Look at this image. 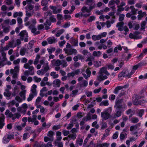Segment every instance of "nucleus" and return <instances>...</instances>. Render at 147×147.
<instances>
[{
  "label": "nucleus",
  "instance_id": "1",
  "mask_svg": "<svg viewBox=\"0 0 147 147\" xmlns=\"http://www.w3.org/2000/svg\"><path fill=\"white\" fill-rule=\"evenodd\" d=\"M86 5L89 6V8L84 6L82 7L81 11L82 12L90 13L96 7L95 2L94 0H86Z\"/></svg>",
  "mask_w": 147,
  "mask_h": 147
},
{
  "label": "nucleus",
  "instance_id": "2",
  "mask_svg": "<svg viewBox=\"0 0 147 147\" xmlns=\"http://www.w3.org/2000/svg\"><path fill=\"white\" fill-rule=\"evenodd\" d=\"M33 63V60L30 59L28 62L24 65V67L26 69H28V70H26L24 72L25 76H28L29 75H33L34 74V67L30 65Z\"/></svg>",
  "mask_w": 147,
  "mask_h": 147
},
{
  "label": "nucleus",
  "instance_id": "3",
  "mask_svg": "<svg viewBox=\"0 0 147 147\" xmlns=\"http://www.w3.org/2000/svg\"><path fill=\"white\" fill-rule=\"evenodd\" d=\"M112 111L111 107L105 109L101 113V116L103 119L106 120L109 119L111 117V114Z\"/></svg>",
  "mask_w": 147,
  "mask_h": 147
},
{
  "label": "nucleus",
  "instance_id": "4",
  "mask_svg": "<svg viewBox=\"0 0 147 147\" xmlns=\"http://www.w3.org/2000/svg\"><path fill=\"white\" fill-rule=\"evenodd\" d=\"M5 114L6 115H8V117L11 118L12 120L14 121L16 119H19L21 116V113H15L13 114L12 112H10V111L7 109L6 111L5 112Z\"/></svg>",
  "mask_w": 147,
  "mask_h": 147
},
{
  "label": "nucleus",
  "instance_id": "5",
  "mask_svg": "<svg viewBox=\"0 0 147 147\" xmlns=\"http://www.w3.org/2000/svg\"><path fill=\"white\" fill-rule=\"evenodd\" d=\"M131 75L132 74L131 73H129L127 70H124L119 73L118 77L119 80H121L123 79V78L127 77L129 78Z\"/></svg>",
  "mask_w": 147,
  "mask_h": 147
},
{
  "label": "nucleus",
  "instance_id": "6",
  "mask_svg": "<svg viewBox=\"0 0 147 147\" xmlns=\"http://www.w3.org/2000/svg\"><path fill=\"white\" fill-rule=\"evenodd\" d=\"M63 50L65 53L68 55H71L73 54L76 55L77 53V51L75 49H64Z\"/></svg>",
  "mask_w": 147,
  "mask_h": 147
},
{
  "label": "nucleus",
  "instance_id": "7",
  "mask_svg": "<svg viewBox=\"0 0 147 147\" xmlns=\"http://www.w3.org/2000/svg\"><path fill=\"white\" fill-rule=\"evenodd\" d=\"M49 8L53 11V13L54 14H57L61 12V9H57L55 6L50 5Z\"/></svg>",
  "mask_w": 147,
  "mask_h": 147
},
{
  "label": "nucleus",
  "instance_id": "8",
  "mask_svg": "<svg viewBox=\"0 0 147 147\" xmlns=\"http://www.w3.org/2000/svg\"><path fill=\"white\" fill-rule=\"evenodd\" d=\"M77 85L81 88L82 87H86L88 85V82L87 81L84 80L82 82L78 83Z\"/></svg>",
  "mask_w": 147,
  "mask_h": 147
},
{
  "label": "nucleus",
  "instance_id": "9",
  "mask_svg": "<svg viewBox=\"0 0 147 147\" xmlns=\"http://www.w3.org/2000/svg\"><path fill=\"white\" fill-rule=\"evenodd\" d=\"M140 99L144 98L145 96H147V93L145 90L143 89L138 94H137Z\"/></svg>",
  "mask_w": 147,
  "mask_h": 147
},
{
  "label": "nucleus",
  "instance_id": "10",
  "mask_svg": "<svg viewBox=\"0 0 147 147\" xmlns=\"http://www.w3.org/2000/svg\"><path fill=\"white\" fill-rule=\"evenodd\" d=\"M86 73L87 75L85 73H82V75L87 80L90 76L91 72L89 70V68H88L86 70Z\"/></svg>",
  "mask_w": 147,
  "mask_h": 147
},
{
  "label": "nucleus",
  "instance_id": "11",
  "mask_svg": "<svg viewBox=\"0 0 147 147\" xmlns=\"http://www.w3.org/2000/svg\"><path fill=\"white\" fill-rule=\"evenodd\" d=\"M5 117L3 114H1L0 117V129H2L5 125L4 119Z\"/></svg>",
  "mask_w": 147,
  "mask_h": 147
},
{
  "label": "nucleus",
  "instance_id": "12",
  "mask_svg": "<svg viewBox=\"0 0 147 147\" xmlns=\"http://www.w3.org/2000/svg\"><path fill=\"white\" fill-rule=\"evenodd\" d=\"M48 44H52L55 43L57 42L56 38L54 37H51L48 38L47 39Z\"/></svg>",
  "mask_w": 147,
  "mask_h": 147
},
{
  "label": "nucleus",
  "instance_id": "13",
  "mask_svg": "<svg viewBox=\"0 0 147 147\" xmlns=\"http://www.w3.org/2000/svg\"><path fill=\"white\" fill-rule=\"evenodd\" d=\"M19 35L20 36V39L22 40L24 39V37H28V33L25 30L21 31L19 34Z\"/></svg>",
  "mask_w": 147,
  "mask_h": 147
},
{
  "label": "nucleus",
  "instance_id": "14",
  "mask_svg": "<svg viewBox=\"0 0 147 147\" xmlns=\"http://www.w3.org/2000/svg\"><path fill=\"white\" fill-rule=\"evenodd\" d=\"M138 20H141L144 16L146 14L145 12H142V10L139 11L138 12Z\"/></svg>",
  "mask_w": 147,
  "mask_h": 147
},
{
  "label": "nucleus",
  "instance_id": "15",
  "mask_svg": "<svg viewBox=\"0 0 147 147\" xmlns=\"http://www.w3.org/2000/svg\"><path fill=\"white\" fill-rule=\"evenodd\" d=\"M134 98L135 99L133 100L134 105H140V100H139L140 99L139 98V97L137 96V94L135 95Z\"/></svg>",
  "mask_w": 147,
  "mask_h": 147
},
{
  "label": "nucleus",
  "instance_id": "16",
  "mask_svg": "<svg viewBox=\"0 0 147 147\" xmlns=\"http://www.w3.org/2000/svg\"><path fill=\"white\" fill-rule=\"evenodd\" d=\"M70 42L74 46H78V40L71 38L69 40Z\"/></svg>",
  "mask_w": 147,
  "mask_h": 147
},
{
  "label": "nucleus",
  "instance_id": "17",
  "mask_svg": "<svg viewBox=\"0 0 147 147\" xmlns=\"http://www.w3.org/2000/svg\"><path fill=\"white\" fill-rule=\"evenodd\" d=\"M51 63L54 66H59L61 65V61L59 59L57 60L53 59L51 61Z\"/></svg>",
  "mask_w": 147,
  "mask_h": 147
},
{
  "label": "nucleus",
  "instance_id": "18",
  "mask_svg": "<svg viewBox=\"0 0 147 147\" xmlns=\"http://www.w3.org/2000/svg\"><path fill=\"white\" fill-rule=\"evenodd\" d=\"M124 23L123 22H119L117 24L116 27H118V30L120 31H122L123 30V26Z\"/></svg>",
  "mask_w": 147,
  "mask_h": 147
},
{
  "label": "nucleus",
  "instance_id": "19",
  "mask_svg": "<svg viewBox=\"0 0 147 147\" xmlns=\"http://www.w3.org/2000/svg\"><path fill=\"white\" fill-rule=\"evenodd\" d=\"M26 92V90H22L19 93V95L23 99V100H25L26 98L25 94Z\"/></svg>",
  "mask_w": 147,
  "mask_h": 147
},
{
  "label": "nucleus",
  "instance_id": "20",
  "mask_svg": "<svg viewBox=\"0 0 147 147\" xmlns=\"http://www.w3.org/2000/svg\"><path fill=\"white\" fill-rule=\"evenodd\" d=\"M140 123H138L134 125H132L131 126L130 128V131H132L134 130H136L138 127H140Z\"/></svg>",
  "mask_w": 147,
  "mask_h": 147
},
{
  "label": "nucleus",
  "instance_id": "21",
  "mask_svg": "<svg viewBox=\"0 0 147 147\" xmlns=\"http://www.w3.org/2000/svg\"><path fill=\"white\" fill-rule=\"evenodd\" d=\"M42 68H43V69L45 72H47L49 69L48 63L47 62L44 63V64L43 65Z\"/></svg>",
  "mask_w": 147,
  "mask_h": 147
},
{
  "label": "nucleus",
  "instance_id": "22",
  "mask_svg": "<svg viewBox=\"0 0 147 147\" xmlns=\"http://www.w3.org/2000/svg\"><path fill=\"white\" fill-rule=\"evenodd\" d=\"M92 39L94 41L99 40L101 38L100 34L98 35H94L92 37Z\"/></svg>",
  "mask_w": 147,
  "mask_h": 147
},
{
  "label": "nucleus",
  "instance_id": "23",
  "mask_svg": "<svg viewBox=\"0 0 147 147\" xmlns=\"http://www.w3.org/2000/svg\"><path fill=\"white\" fill-rule=\"evenodd\" d=\"M3 94L5 96L7 97H10L11 95V92L8 89H6L5 90V91L4 92Z\"/></svg>",
  "mask_w": 147,
  "mask_h": 147
},
{
  "label": "nucleus",
  "instance_id": "24",
  "mask_svg": "<svg viewBox=\"0 0 147 147\" xmlns=\"http://www.w3.org/2000/svg\"><path fill=\"white\" fill-rule=\"evenodd\" d=\"M23 15V13L21 11L19 12H15L13 14V17L14 18L17 17L18 16L19 17H22Z\"/></svg>",
  "mask_w": 147,
  "mask_h": 147
},
{
  "label": "nucleus",
  "instance_id": "25",
  "mask_svg": "<svg viewBox=\"0 0 147 147\" xmlns=\"http://www.w3.org/2000/svg\"><path fill=\"white\" fill-rule=\"evenodd\" d=\"M60 80L59 79L55 80L53 82V84L56 86L59 87L60 85Z\"/></svg>",
  "mask_w": 147,
  "mask_h": 147
},
{
  "label": "nucleus",
  "instance_id": "26",
  "mask_svg": "<svg viewBox=\"0 0 147 147\" xmlns=\"http://www.w3.org/2000/svg\"><path fill=\"white\" fill-rule=\"evenodd\" d=\"M109 146V144L107 143H103L98 144L96 146H94V147H108Z\"/></svg>",
  "mask_w": 147,
  "mask_h": 147
},
{
  "label": "nucleus",
  "instance_id": "27",
  "mask_svg": "<svg viewBox=\"0 0 147 147\" xmlns=\"http://www.w3.org/2000/svg\"><path fill=\"white\" fill-rule=\"evenodd\" d=\"M131 9V12L133 15H135L136 14L137 12L138 11V9H135L134 6H131L130 7Z\"/></svg>",
  "mask_w": 147,
  "mask_h": 147
},
{
  "label": "nucleus",
  "instance_id": "28",
  "mask_svg": "<svg viewBox=\"0 0 147 147\" xmlns=\"http://www.w3.org/2000/svg\"><path fill=\"white\" fill-rule=\"evenodd\" d=\"M52 14V13L50 10H48L44 13V17L45 19L47 18L49 16H50Z\"/></svg>",
  "mask_w": 147,
  "mask_h": 147
},
{
  "label": "nucleus",
  "instance_id": "29",
  "mask_svg": "<svg viewBox=\"0 0 147 147\" xmlns=\"http://www.w3.org/2000/svg\"><path fill=\"white\" fill-rule=\"evenodd\" d=\"M10 73L13 74L12 78L13 79H16L17 78L18 73L14 72V69H11L10 71Z\"/></svg>",
  "mask_w": 147,
  "mask_h": 147
},
{
  "label": "nucleus",
  "instance_id": "30",
  "mask_svg": "<svg viewBox=\"0 0 147 147\" xmlns=\"http://www.w3.org/2000/svg\"><path fill=\"white\" fill-rule=\"evenodd\" d=\"M110 130L109 128L105 130V133L103 135V136L102 138V139H104L105 137H107L109 135V132Z\"/></svg>",
  "mask_w": 147,
  "mask_h": 147
},
{
  "label": "nucleus",
  "instance_id": "31",
  "mask_svg": "<svg viewBox=\"0 0 147 147\" xmlns=\"http://www.w3.org/2000/svg\"><path fill=\"white\" fill-rule=\"evenodd\" d=\"M109 105V101L108 100H103L100 104V106H107Z\"/></svg>",
  "mask_w": 147,
  "mask_h": 147
},
{
  "label": "nucleus",
  "instance_id": "32",
  "mask_svg": "<svg viewBox=\"0 0 147 147\" xmlns=\"http://www.w3.org/2000/svg\"><path fill=\"white\" fill-rule=\"evenodd\" d=\"M122 89V86H117L114 90L113 93L115 94H117L118 93L119 91Z\"/></svg>",
  "mask_w": 147,
  "mask_h": 147
},
{
  "label": "nucleus",
  "instance_id": "33",
  "mask_svg": "<svg viewBox=\"0 0 147 147\" xmlns=\"http://www.w3.org/2000/svg\"><path fill=\"white\" fill-rule=\"evenodd\" d=\"M8 45L10 48H13L16 47V45H15V44H14V40H13L9 41Z\"/></svg>",
  "mask_w": 147,
  "mask_h": 147
},
{
  "label": "nucleus",
  "instance_id": "34",
  "mask_svg": "<svg viewBox=\"0 0 147 147\" xmlns=\"http://www.w3.org/2000/svg\"><path fill=\"white\" fill-rule=\"evenodd\" d=\"M78 92V89H75L73 90L70 94V96L72 97L75 96L77 95Z\"/></svg>",
  "mask_w": 147,
  "mask_h": 147
},
{
  "label": "nucleus",
  "instance_id": "35",
  "mask_svg": "<svg viewBox=\"0 0 147 147\" xmlns=\"http://www.w3.org/2000/svg\"><path fill=\"white\" fill-rule=\"evenodd\" d=\"M18 87L16 86L13 89V92L12 94V96H15L16 94L18 93Z\"/></svg>",
  "mask_w": 147,
  "mask_h": 147
},
{
  "label": "nucleus",
  "instance_id": "36",
  "mask_svg": "<svg viewBox=\"0 0 147 147\" xmlns=\"http://www.w3.org/2000/svg\"><path fill=\"white\" fill-rule=\"evenodd\" d=\"M65 31L64 29H61L58 31L57 33L55 34V36L56 37L59 36L62 34Z\"/></svg>",
  "mask_w": 147,
  "mask_h": 147
},
{
  "label": "nucleus",
  "instance_id": "37",
  "mask_svg": "<svg viewBox=\"0 0 147 147\" xmlns=\"http://www.w3.org/2000/svg\"><path fill=\"white\" fill-rule=\"evenodd\" d=\"M54 135V132L51 131H49L47 134V136L50 138H54L53 136Z\"/></svg>",
  "mask_w": 147,
  "mask_h": 147
},
{
  "label": "nucleus",
  "instance_id": "38",
  "mask_svg": "<svg viewBox=\"0 0 147 147\" xmlns=\"http://www.w3.org/2000/svg\"><path fill=\"white\" fill-rule=\"evenodd\" d=\"M101 64V62L99 61H95L94 63V66L96 67H98L100 66Z\"/></svg>",
  "mask_w": 147,
  "mask_h": 147
},
{
  "label": "nucleus",
  "instance_id": "39",
  "mask_svg": "<svg viewBox=\"0 0 147 147\" xmlns=\"http://www.w3.org/2000/svg\"><path fill=\"white\" fill-rule=\"evenodd\" d=\"M99 74V75L98 76H97L96 79L98 81L101 82L102 80H103V74Z\"/></svg>",
  "mask_w": 147,
  "mask_h": 147
},
{
  "label": "nucleus",
  "instance_id": "40",
  "mask_svg": "<svg viewBox=\"0 0 147 147\" xmlns=\"http://www.w3.org/2000/svg\"><path fill=\"white\" fill-rule=\"evenodd\" d=\"M56 49L55 47H51L50 48H48L47 50L49 52V54H52V52H53Z\"/></svg>",
  "mask_w": 147,
  "mask_h": 147
},
{
  "label": "nucleus",
  "instance_id": "41",
  "mask_svg": "<svg viewBox=\"0 0 147 147\" xmlns=\"http://www.w3.org/2000/svg\"><path fill=\"white\" fill-rule=\"evenodd\" d=\"M107 70L106 68L105 67H103L100 68L99 72L98 73V74H102L103 73H104Z\"/></svg>",
  "mask_w": 147,
  "mask_h": 147
},
{
  "label": "nucleus",
  "instance_id": "42",
  "mask_svg": "<svg viewBox=\"0 0 147 147\" xmlns=\"http://www.w3.org/2000/svg\"><path fill=\"white\" fill-rule=\"evenodd\" d=\"M31 30L32 32L33 33L34 35L38 34L40 33L39 31H36V29L35 27Z\"/></svg>",
  "mask_w": 147,
  "mask_h": 147
},
{
  "label": "nucleus",
  "instance_id": "43",
  "mask_svg": "<svg viewBox=\"0 0 147 147\" xmlns=\"http://www.w3.org/2000/svg\"><path fill=\"white\" fill-rule=\"evenodd\" d=\"M139 121L138 119L136 117H133L131 120V122L134 123H138Z\"/></svg>",
  "mask_w": 147,
  "mask_h": 147
},
{
  "label": "nucleus",
  "instance_id": "44",
  "mask_svg": "<svg viewBox=\"0 0 147 147\" xmlns=\"http://www.w3.org/2000/svg\"><path fill=\"white\" fill-rule=\"evenodd\" d=\"M34 8V6L31 4H30L27 5L25 7L26 10L31 11Z\"/></svg>",
  "mask_w": 147,
  "mask_h": 147
},
{
  "label": "nucleus",
  "instance_id": "45",
  "mask_svg": "<svg viewBox=\"0 0 147 147\" xmlns=\"http://www.w3.org/2000/svg\"><path fill=\"white\" fill-rule=\"evenodd\" d=\"M50 75L54 79L57 78L59 76L58 74H56L55 72H52L50 73Z\"/></svg>",
  "mask_w": 147,
  "mask_h": 147
},
{
  "label": "nucleus",
  "instance_id": "46",
  "mask_svg": "<svg viewBox=\"0 0 147 147\" xmlns=\"http://www.w3.org/2000/svg\"><path fill=\"white\" fill-rule=\"evenodd\" d=\"M85 13L81 12L80 13L81 16L86 18L89 16L91 15V14L89 13Z\"/></svg>",
  "mask_w": 147,
  "mask_h": 147
},
{
  "label": "nucleus",
  "instance_id": "47",
  "mask_svg": "<svg viewBox=\"0 0 147 147\" xmlns=\"http://www.w3.org/2000/svg\"><path fill=\"white\" fill-rule=\"evenodd\" d=\"M82 56L78 54L77 56H75L73 58V60L75 62H76L78 61V59H80Z\"/></svg>",
  "mask_w": 147,
  "mask_h": 147
},
{
  "label": "nucleus",
  "instance_id": "48",
  "mask_svg": "<svg viewBox=\"0 0 147 147\" xmlns=\"http://www.w3.org/2000/svg\"><path fill=\"white\" fill-rule=\"evenodd\" d=\"M17 20L18 24V26H20V27H21V24L23 22L22 18L20 17H18L17 18Z\"/></svg>",
  "mask_w": 147,
  "mask_h": 147
},
{
  "label": "nucleus",
  "instance_id": "49",
  "mask_svg": "<svg viewBox=\"0 0 147 147\" xmlns=\"http://www.w3.org/2000/svg\"><path fill=\"white\" fill-rule=\"evenodd\" d=\"M101 54V52L100 51H94L93 53V55L94 56H99Z\"/></svg>",
  "mask_w": 147,
  "mask_h": 147
},
{
  "label": "nucleus",
  "instance_id": "50",
  "mask_svg": "<svg viewBox=\"0 0 147 147\" xmlns=\"http://www.w3.org/2000/svg\"><path fill=\"white\" fill-rule=\"evenodd\" d=\"M146 22L145 21L142 22L141 24V29L143 30L145 29L146 27Z\"/></svg>",
  "mask_w": 147,
  "mask_h": 147
},
{
  "label": "nucleus",
  "instance_id": "51",
  "mask_svg": "<svg viewBox=\"0 0 147 147\" xmlns=\"http://www.w3.org/2000/svg\"><path fill=\"white\" fill-rule=\"evenodd\" d=\"M41 4L43 6H47L48 4V1L47 0H42L41 2Z\"/></svg>",
  "mask_w": 147,
  "mask_h": 147
},
{
  "label": "nucleus",
  "instance_id": "52",
  "mask_svg": "<svg viewBox=\"0 0 147 147\" xmlns=\"http://www.w3.org/2000/svg\"><path fill=\"white\" fill-rule=\"evenodd\" d=\"M139 65H136L133 66L132 68V71L131 72L132 74L135 72V71L139 67Z\"/></svg>",
  "mask_w": 147,
  "mask_h": 147
},
{
  "label": "nucleus",
  "instance_id": "53",
  "mask_svg": "<svg viewBox=\"0 0 147 147\" xmlns=\"http://www.w3.org/2000/svg\"><path fill=\"white\" fill-rule=\"evenodd\" d=\"M9 141V140L6 135L4 136L3 138V142L4 143H7Z\"/></svg>",
  "mask_w": 147,
  "mask_h": 147
},
{
  "label": "nucleus",
  "instance_id": "54",
  "mask_svg": "<svg viewBox=\"0 0 147 147\" xmlns=\"http://www.w3.org/2000/svg\"><path fill=\"white\" fill-rule=\"evenodd\" d=\"M107 127V123L106 122H102L101 124V128L102 129H104Z\"/></svg>",
  "mask_w": 147,
  "mask_h": 147
},
{
  "label": "nucleus",
  "instance_id": "55",
  "mask_svg": "<svg viewBox=\"0 0 147 147\" xmlns=\"http://www.w3.org/2000/svg\"><path fill=\"white\" fill-rule=\"evenodd\" d=\"M53 140L54 138H50L49 137L47 136H45L44 138V140L46 142H47L49 141H53Z\"/></svg>",
  "mask_w": 147,
  "mask_h": 147
},
{
  "label": "nucleus",
  "instance_id": "56",
  "mask_svg": "<svg viewBox=\"0 0 147 147\" xmlns=\"http://www.w3.org/2000/svg\"><path fill=\"white\" fill-rule=\"evenodd\" d=\"M95 16H91L88 18V22H90L93 20H95Z\"/></svg>",
  "mask_w": 147,
  "mask_h": 147
},
{
  "label": "nucleus",
  "instance_id": "57",
  "mask_svg": "<svg viewBox=\"0 0 147 147\" xmlns=\"http://www.w3.org/2000/svg\"><path fill=\"white\" fill-rule=\"evenodd\" d=\"M123 99H122L116 100L115 101V106L121 104V102L123 101Z\"/></svg>",
  "mask_w": 147,
  "mask_h": 147
},
{
  "label": "nucleus",
  "instance_id": "58",
  "mask_svg": "<svg viewBox=\"0 0 147 147\" xmlns=\"http://www.w3.org/2000/svg\"><path fill=\"white\" fill-rule=\"evenodd\" d=\"M20 66L19 65H17L14 67V72L18 73L19 70Z\"/></svg>",
  "mask_w": 147,
  "mask_h": 147
},
{
  "label": "nucleus",
  "instance_id": "59",
  "mask_svg": "<svg viewBox=\"0 0 147 147\" xmlns=\"http://www.w3.org/2000/svg\"><path fill=\"white\" fill-rule=\"evenodd\" d=\"M61 65H62L63 67H65L67 65V62L64 60L61 61Z\"/></svg>",
  "mask_w": 147,
  "mask_h": 147
},
{
  "label": "nucleus",
  "instance_id": "60",
  "mask_svg": "<svg viewBox=\"0 0 147 147\" xmlns=\"http://www.w3.org/2000/svg\"><path fill=\"white\" fill-rule=\"evenodd\" d=\"M69 135L71 139H73V140L75 139L77 136L76 134L75 133L71 134Z\"/></svg>",
  "mask_w": 147,
  "mask_h": 147
},
{
  "label": "nucleus",
  "instance_id": "61",
  "mask_svg": "<svg viewBox=\"0 0 147 147\" xmlns=\"http://www.w3.org/2000/svg\"><path fill=\"white\" fill-rule=\"evenodd\" d=\"M20 61V59H18L16 60H14L13 61V63L14 65H19V64Z\"/></svg>",
  "mask_w": 147,
  "mask_h": 147
},
{
  "label": "nucleus",
  "instance_id": "62",
  "mask_svg": "<svg viewBox=\"0 0 147 147\" xmlns=\"http://www.w3.org/2000/svg\"><path fill=\"white\" fill-rule=\"evenodd\" d=\"M62 132L63 135L65 136L68 135L69 134V131H68L66 130L65 129H63V130Z\"/></svg>",
  "mask_w": 147,
  "mask_h": 147
},
{
  "label": "nucleus",
  "instance_id": "63",
  "mask_svg": "<svg viewBox=\"0 0 147 147\" xmlns=\"http://www.w3.org/2000/svg\"><path fill=\"white\" fill-rule=\"evenodd\" d=\"M15 99L19 102H21L23 100V99L22 98H20L19 96H16L15 97Z\"/></svg>",
  "mask_w": 147,
  "mask_h": 147
},
{
  "label": "nucleus",
  "instance_id": "64",
  "mask_svg": "<svg viewBox=\"0 0 147 147\" xmlns=\"http://www.w3.org/2000/svg\"><path fill=\"white\" fill-rule=\"evenodd\" d=\"M26 50L24 48L22 49L20 51V54L21 55L23 56L25 54Z\"/></svg>",
  "mask_w": 147,
  "mask_h": 147
}]
</instances>
